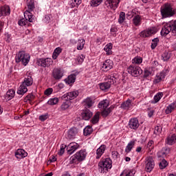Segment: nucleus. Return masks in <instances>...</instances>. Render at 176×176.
Instances as JSON below:
<instances>
[{
    "mask_svg": "<svg viewBox=\"0 0 176 176\" xmlns=\"http://www.w3.org/2000/svg\"><path fill=\"white\" fill-rule=\"evenodd\" d=\"M160 12L162 19L173 17L175 14V9H174L173 5L170 3L164 4L160 8Z\"/></svg>",
    "mask_w": 176,
    "mask_h": 176,
    "instance_id": "1",
    "label": "nucleus"
},
{
    "mask_svg": "<svg viewBox=\"0 0 176 176\" xmlns=\"http://www.w3.org/2000/svg\"><path fill=\"white\" fill-rule=\"evenodd\" d=\"M86 156H87V153L85 150H80L70 157L69 163L71 164H78L79 162H83L86 159Z\"/></svg>",
    "mask_w": 176,
    "mask_h": 176,
    "instance_id": "2",
    "label": "nucleus"
},
{
    "mask_svg": "<svg viewBox=\"0 0 176 176\" xmlns=\"http://www.w3.org/2000/svg\"><path fill=\"white\" fill-rule=\"evenodd\" d=\"M107 80L105 82L99 83L100 89H111L112 87V85L115 84L116 82V74L113 73L107 76Z\"/></svg>",
    "mask_w": 176,
    "mask_h": 176,
    "instance_id": "3",
    "label": "nucleus"
},
{
    "mask_svg": "<svg viewBox=\"0 0 176 176\" xmlns=\"http://www.w3.org/2000/svg\"><path fill=\"white\" fill-rule=\"evenodd\" d=\"M30 54L24 51H20L16 54L15 57L16 63H22L23 65H27L30 63Z\"/></svg>",
    "mask_w": 176,
    "mask_h": 176,
    "instance_id": "4",
    "label": "nucleus"
},
{
    "mask_svg": "<svg viewBox=\"0 0 176 176\" xmlns=\"http://www.w3.org/2000/svg\"><path fill=\"white\" fill-rule=\"evenodd\" d=\"M98 166V170L100 171V173L104 174V173H107L108 170L112 168V160H110V158H106L102 161L100 162Z\"/></svg>",
    "mask_w": 176,
    "mask_h": 176,
    "instance_id": "5",
    "label": "nucleus"
},
{
    "mask_svg": "<svg viewBox=\"0 0 176 176\" xmlns=\"http://www.w3.org/2000/svg\"><path fill=\"white\" fill-rule=\"evenodd\" d=\"M127 72L132 76H135V78H137V76H140V75L142 74V69H141V67L138 65H131L127 68Z\"/></svg>",
    "mask_w": 176,
    "mask_h": 176,
    "instance_id": "6",
    "label": "nucleus"
},
{
    "mask_svg": "<svg viewBox=\"0 0 176 176\" xmlns=\"http://www.w3.org/2000/svg\"><path fill=\"white\" fill-rule=\"evenodd\" d=\"M32 13L29 12L28 11H25L24 12L25 18H23L18 21L19 25L23 27V25H27L28 24V21L29 23H32V21H34V19L32 18Z\"/></svg>",
    "mask_w": 176,
    "mask_h": 176,
    "instance_id": "7",
    "label": "nucleus"
},
{
    "mask_svg": "<svg viewBox=\"0 0 176 176\" xmlns=\"http://www.w3.org/2000/svg\"><path fill=\"white\" fill-rule=\"evenodd\" d=\"M157 31H158L157 28L151 27L142 31L139 34V35L141 38H149V36H152V35H155V34H156Z\"/></svg>",
    "mask_w": 176,
    "mask_h": 176,
    "instance_id": "8",
    "label": "nucleus"
},
{
    "mask_svg": "<svg viewBox=\"0 0 176 176\" xmlns=\"http://www.w3.org/2000/svg\"><path fill=\"white\" fill-rule=\"evenodd\" d=\"M155 168V158L152 156L146 157L145 159V171L151 173Z\"/></svg>",
    "mask_w": 176,
    "mask_h": 176,
    "instance_id": "9",
    "label": "nucleus"
},
{
    "mask_svg": "<svg viewBox=\"0 0 176 176\" xmlns=\"http://www.w3.org/2000/svg\"><path fill=\"white\" fill-rule=\"evenodd\" d=\"M38 67H43V68L49 67L53 64V60L50 58H39L36 62Z\"/></svg>",
    "mask_w": 176,
    "mask_h": 176,
    "instance_id": "10",
    "label": "nucleus"
},
{
    "mask_svg": "<svg viewBox=\"0 0 176 176\" xmlns=\"http://www.w3.org/2000/svg\"><path fill=\"white\" fill-rule=\"evenodd\" d=\"M78 96H79V92L78 91H74L64 94L61 97V99L63 100L64 101H69L71 100L76 98Z\"/></svg>",
    "mask_w": 176,
    "mask_h": 176,
    "instance_id": "11",
    "label": "nucleus"
},
{
    "mask_svg": "<svg viewBox=\"0 0 176 176\" xmlns=\"http://www.w3.org/2000/svg\"><path fill=\"white\" fill-rule=\"evenodd\" d=\"M168 72H170L168 67L164 69L154 80L155 83H160V82H162V80L166 78V75L168 74Z\"/></svg>",
    "mask_w": 176,
    "mask_h": 176,
    "instance_id": "12",
    "label": "nucleus"
},
{
    "mask_svg": "<svg viewBox=\"0 0 176 176\" xmlns=\"http://www.w3.org/2000/svg\"><path fill=\"white\" fill-rule=\"evenodd\" d=\"M113 68V61L111 59L106 60L102 66V71L104 72H108V71L112 69Z\"/></svg>",
    "mask_w": 176,
    "mask_h": 176,
    "instance_id": "13",
    "label": "nucleus"
},
{
    "mask_svg": "<svg viewBox=\"0 0 176 176\" xmlns=\"http://www.w3.org/2000/svg\"><path fill=\"white\" fill-rule=\"evenodd\" d=\"M119 2V0H106L104 2V5L105 6H107V8L115 10V9L118 8Z\"/></svg>",
    "mask_w": 176,
    "mask_h": 176,
    "instance_id": "14",
    "label": "nucleus"
},
{
    "mask_svg": "<svg viewBox=\"0 0 176 176\" xmlns=\"http://www.w3.org/2000/svg\"><path fill=\"white\" fill-rule=\"evenodd\" d=\"M131 14H132L133 17V24L134 25L135 27H139V25L141 24V16L135 13V10H132Z\"/></svg>",
    "mask_w": 176,
    "mask_h": 176,
    "instance_id": "15",
    "label": "nucleus"
},
{
    "mask_svg": "<svg viewBox=\"0 0 176 176\" xmlns=\"http://www.w3.org/2000/svg\"><path fill=\"white\" fill-rule=\"evenodd\" d=\"M128 126L131 130H137L138 127H140V122L138 121V119L135 118H131Z\"/></svg>",
    "mask_w": 176,
    "mask_h": 176,
    "instance_id": "16",
    "label": "nucleus"
},
{
    "mask_svg": "<svg viewBox=\"0 0 176 176\" xmlns=\"http://www.w3.org/2000/svg\"><path fill=\"white\" fill-rule=\"evenodd\" d=\"M173 28L170 26L169 22L164 25V26L162 28L161 30V35L162 36H167L170 34V32H172Z\"/></svg>",
    "mask_w": 176,
    "mask_h": 176,
    "instance_id": "17",
    "label": "nucleus"
},
{
    "mask_svg": "<svg viewBox=\"0 0 176 176\" xmlns=\"http://www.w3.org/2000/svg\"><path fill=\"white\" fill-rule=\"evenodd\" d=\"M78 148H79V144L78 143L72 142L67 147V153L69 155H72V153H74L75 151H76Z\"/></svg>",
    "mask_w": 176,
    "mask_h": 176,
    "instance_id": "18",
    "label": "nucleus"
},
{
    "mask_svg": "<svg viewBox=\"0 0 176 176\" xmlns=\"http://www.w3.org/2000/svg\"><path fill=\"white\" fill-rule=\"evenodd\" d=\"M52 76H54V79H61V78L64 76V71L63 70V69L55 68L53 70Z\"/></svg>",
    "mask_w": 176,
    "mask_h": 176,
    "instance_id": "19",
    "label": "nucleus"
},
{
    "mask_svg": "<svg viewBox=\"0 0 176 176\" xmlns=\"http://www.w3.org/2000/svg\"><path fill=\"white\" fill-rule=\"evenodd\" d=\"M27 156H28V153L23 148H19L15 151V157L16 159H24V157H27Z\"/></svg>",
    "mask_w": 176,
    "mask_h": 176,
    "instance_id": "20",
    "label": "nucleus"
},
{
    "mask_svg": "<svg viewBox=\"0 0 176 176\" xmlns=\"http://www.w3.org/2000/svg\"><path fill=\"white\" fill-rule=\"evenodd\" d=\"M9 14H10V7L9 6L0 7V17H2V16H9Z\"/></svg>",
    "mask_w": 176,
    "mask_h": 176,
    "instance_id": "21",
    "label": "nucleus"
},
{
    "mask_svg": "<svg viewBox=\"0 0 176 176\" xmlns=\"http://www.w3.org/2000/svg\"><path fill=\"white\" fill-rule=\"evenodd\" d=\"M76 134H78V129L75 127L70 129L68 131H67V135L66 136V138L68 140H74V138H75V135H76Z\"/></svg>",
    "mask_w": 176,
    "mask_h": 176,
    "instance_id": "22",
    "label": "nucleus"
},
{
    "mask_svg": "<svg viewBox=\"0 0 176 176\" xmlns=\"http://www.w3.org/2000/svg\"><path fill=\"white\" fill-rule=\"evenodd\" d=\"M31 85H32V78H25L24 81L20 85L19 89H27V87L31 86Z\"/></svg>",
    "mask_w": 176,
    "mask_h": 176,
    "instance_id": "23",
    "label": "nucleus"
},
{
    "mask_svg": "<svg viewBox=\"0 0 176 176\" xmlns=\"http://www.w3.org/2000/svg\"><path fill=\"white\" fill-rule=\"evenodd\" d=\"M26 5L28 9L26 12H28L29 13L34 12V9H35V2L34 0H27Z\"/></svg>",
    "mask_w": 176,
    "mask_h": 176,
    "instance_id": "24",
    "label": "nucleus"
},
{
    "mask_svg": "<svg viewBox=\"0 0 176 176\" xmlns=\"http://www.w3.org/2000/svg\"><path fill=\"white\" fill-rule=\"evenodd\" d=\"M105 149H107V146L102 144L96 150V159H100L104 155Z\"/></svg>",
    "mask_w": 176,
    "mask_h": 176,
    "instance_id": "25",
    "label": "nucleus"
},
{
    "mask_svg": "<svg viewBox=\"0 0 176 176\" xmlns=\"http://www.w3.org/2000/svg\"><path fill=\"white\" fill-rule=\"evenodd\" d=\"M91 116H93V113L89 109H85L82 113V118L84 120H89Z\"/></svg>",
    "mask_w": 176,
    "mask_h": 176,
    "instance_id": "26",
    "label": "nucleus"
},
{
    "mask_svg": "<svg viewBox=\"0 0 176 176\" xmlns=\"http://www.w3.org/2000/svg\"><path fill=\"white\" fill-rule=\"evenodd\" d=\"M176 142V135L173 134V135H169L166 140V143L168 145H174Z\"/></svg>",
    "mask_w": 176,
    "mask_h": 176,
    "instance_id": "27",
    "label": "nucleus"
},
{
    "mask_svg": "<svg viewBox=\"0 0 176 176\" xmlns=\"http://www.w3.org/2000/svg\"><path fill=\"white\" fill-rule=\"evenodd\" d=\"M75 80H76V75L74 74H70L65 79V82L67 85H72L73 83H75Z\"/></svg>",
    "mask_w": 176,
    "mask_h": 176,
    "instance_id": "28",
    "label": "nucleus"
},
{
    "mask_svg": "<svg viewBox=\"0 0 176 176\" xmlns=\"http://www.w3.org/2000/svg\"><path fill=\"white\" fill-rule=\"evenodd\" d=\"M82 104L86 108H91L94 102L90 98H87L82 101Z\"/></svg>",
    "mask_w": 176,
    "mask_h": 176,
    "instance_id": "29",
    "label": "nucleus"
},
{
    "mask_svg": "<svg viewBox=\"0 0 176 176\" xmlns=\"http://www.w3.org/2000/svg\"><path fill=\"white\" fill-rule=\"evenodd\" d=\"M135 145V142L134 140H132L128 143L125 148V153H130L131 151L134 148V146Z\"/></svg>",
    "mask_w": 176,
    "mask_h": 176,
    "instance_id": "30",
    "label": "nucleus"
},
{
    "mask_svg": "<svg viewBox=\"0 0 176 176\" xmlns=\"http://www.w3.org/2000/svg\"><path fill=\"white\" fill-rule=\"evenodd\" d=\"M168 152H170V148L164 147L162 149V151L157 153V156L158 157H166Z\"/></svg>",
    "mask_w": 176,
    "mask_h": 176,
    "instance_id": "31",
    "label": "nucleus"
},
{
    "mask_svg": "<svg viewBox=\"0 0 176 176\" xmlns=\"http://www.w3.org/2000/svg\"><path fill=\"white\" fill-rule=\"evenodd\" d=\"M14 94H16V91H14V89H9L6 95L7 101H10V100L14 97Z\"/></svg>",
    "mask_w": 176,
    "mask_h": 176,
    "instance_id": "32",
    "label": "nucleus"
},
{
    "mask_svg": "<svg viewBox=\"0 0 176 176\" xmlns=\"http://www.w3.org/2000/svg\"><path fill=\"white\" fill-rule=\"evenodd\" d=\"M108 107H109V100H103L98 104V108L102 109H108Z\"/></svg>",
    "mask_w": 176,
    "mask_h": 176,
    "instance_id": "33",
    "label": "nucleus"
},
{
    "mask_svg": "<svg viewBox=\"0 0 176 176\" xmlns=\"http://www.w3.org/2000/svg\"><path fill=\"white\" fill-rule=\"evenodd\" d=\"M175 108H176V102H173L166 107L165 112L167 115H168V113H171L175 109Z\"/></svg>",
    "mask_w": 176,
    "mask_h": 176,
    "instance_id": "34",
    "label": "nucleus"
},
{
    "mask_svg": "<svg viewBox=\"0 0 176 176\" xmlns=\"http://www.w3.org/2000/svg\"><path fill=\"white\" fill-rule=\"evenodd\" d=\"M112 47H113V45L112 44V43H109L105 45L104 50V52H106V54L107 56H110V54H112Z\"/></svg>",
    "mask_w": 176,
    "mask_h": 176,
    "instance_id": "35",
    "label": "nucleus"
},
{
    "mask_svg": "<svg viewBox=\"0 0 176 176\" xmlns=\"http://www.w3.org/2000/svg\"><path fill=\"white\" fill-rule=\"evenodd\" d=\"M61 52H63V49H61V47H56L52 54V58L54 60H57V57L60 56V54H61Z\"/></svg>",
    "mask_w": 176,
    "mask_h": 176,
    "instance_id": "36",
    "label": "nucleus"
},
{
    "mask_svg": "<svg viewBox=\"0 0 176 176\" xmlns=\"http://www.w3.org/2000/svg\"><path fill=\"white\" fill-rule=\"evenodd\" d=\"M69 107H71V102L66 100L65 102H63L60 105V111H67Z\"/></svg>",
    "mask_w": 176,
    "mask_h": 176,
    "instance_id": "37",
    "label": "nucleus"
},
{
    "mask_svg": "<svg viewBox=\"0 0 176 176\" xmlns=\"http://www.w3.org/2000/svg\"><path fill=\"white\" fill-rule=\"evenodd\" d=\"M142 63V57L141 56H135L133 59H132V64L133 65H140V64Z\"/></svg>",
    "mask_w": 176,
    "mask_h": 176,
    "instance_id": "38",
    "label": "nucleus"
},
{
    "mask_svg": "<svg viewBox=\"0 0 176 176\" xmlns=\"http://www.w3.org/2000/svg\"><path fill=\"white\" fill-rule=\"evenodd\" d=\"M82 3V0H71L69 1L70 8H74L79 6Z\"/></svg>",
    "mask_w": 176,
    "mask_h": 176,
    "instance_id": "39",
    "label": "nucleus"
},
{
    "mask_svg": "<svg viewBox=\"0 0 176 176\" xmlns=\"http://www.w3.org/2000/svg\"><path fill=\"white\" fill-rule=\"evenodd\" d=\"M85 43H86V41H85V39L83 38L78 39V44H77V50H82L85 47Z\"/></svg>",
    "mask_w": 176,
    "mask_h": 176,
    "instance_id": "40",
    "label": "nucleus"
},
{
    "mask_svg": "<svg viewBox=\"0 0 176 176\" xmlns=\"http://www.w3.org/2000/svg\"><path fill=\"white\" fill-rule=\"evenodd\" d=\"M169 25L172 28V33L173 35H176V20L169 21Z\"/></svg>",
    "mask_w": 176,
    "mask_h": 176,
    "instance_id": "41",
    "label": "nucleus"
},
{
    "mask_svg": "<svg viewBox=\"0 0 176 176\" xmlns=\"http://www.w3.org/2000/svg\"><path fill=\"white\" fill-rule=\"evenodd\" d=\"M124 20H126V13L124 12H121L118 19L119 24H123V23H124Z\"/></svg>",
    "mask_w": 176,
    "mask_h": 176,
    "instance_id": "42",
    "label": "nucleus"
},
{
    "mask_svg": "<svg viewBox=\"0 0 176 176\" xmlns=\"http://www.w3.org/2000/svg\"><path fill=\"white\" fill-rule=\"evenodd\" d=\"M131 107V100H127L126 102L121 104V108L124 109H129Z\"/></svg>",
    "mask_w": 176,
    "mask_h": 176,
    "instance_id": "43",
    "label": "nucleus"
},
{
    "mask_svg": "<svg viewBox=\"0 0 176 176\" xmlns=\"http://www.w3.org/2000/svg\"><path fill=\"white\" fill-rule=\"evenodd\" d=\"M99 120H100V112H97L93 117L91 120V123L92 124H96L98 123Z\"/></svg>",
    "mask_w": 176,
    "mask_h": 176,
    "instance_id": "44",
    "label": "nucleus"
},
{
    "mask_svg": "<svg viewBox=\"0 0 176 176\" xmlns=\"http://www.w3.org/2000/svg\"><path fill=\"white\" fill-rule=\"evenodd\" d=\"M93 133V128L90 126H87L84 129V135H90Z\"/></svg>",
    "mask_w": 176,
    "mask_h": 176,
    "instance_id": "45",
    "label": "nucleus"
},
{
    "mask_svg": "<svg viewBox=\"0 0 176 176\" xmlns=\"http://www.w3.org/2000/svg\"><path fill=\"white\" fill-rule=\"evenodd\" d=\"M58 98H50L48 101H47V104L48 105H56L57 104H58Z\"/></svg>",
    "mask_w": 176,
    "mask_h": 176,
    "instance_id": "46",
    "label": "nucleus"
},
{
    "mask_svg": "<svg viewBox=\"0 0 176 176\" xmlns=\"http://www.w3.org/2000/svg\"><path fill=\"white\" fill-rule=\"evenodd\" d=\"M163 97V93L160 92L157 93L155 96H154V102L153 104H156V102H159L160 101V99Z\"/></svg>",
    "mask_w": 176,
    "mask_h": 176,
    "instance_id": "47",
    "label": "nucleus"
},
{
    "mask_svg": "<svg viewBox=\"0 0 176 176\" xmlns=\"http://www.w3.org/2000/svg\"><path fill=\"white\" fill-rule=\"evenodd\" d=\"M170 57H171V55L167 52H164L162 55L163 61H168V60H170Z\"/></svg>",
    "mask_w": 176,
    "mask_h": 176,
    "instance_id": "48",
    "label": "nucleus"
},
{
    "mask_svg": "<svg viewBox=\"0 0 176 176\" xmlns=\"http://www.w3.org/2000/svg\"><path fill=\"white\" fill-rule=\"evenodd\" d=\"M111 108L103 109L102 116H103V118H107V116L111 113Z\"/></svg>",
    "mask_w": 176,
    "mask_h": 176,
    "instance_id": "49",
    "label": "nucleus"
},
{
    "mask_svg": "<svg viewBox=\"0 0 176 176\" xmlns=\"http://www.w3.org/2000/svg\"><path fill=\"white\" fill-rule=\"evenodd\" d=\"M157 43H159V38H155L153 39L151 43V49L153 50L154 49H156V46H157Z\"/></svg>",
    "mask_w": 176,
    "mask_h": 176,
    "instance_id": "50",
    "label": "nucleus"
},
{
    "mask_svg": "<svg viewBox=\"0 0 176 176\" xmlns=\"http://www.w3.org/2000/svg\"><path fill=\"white\" fill-rule=\"evenodd\" d=\"M166 166H168V163L167 162V161H166V160H162V162L160 163V168H161V170H163L166 168Z\"/></svg>",
    "mask_w": 176,
    "mask_h": 176,
    "instance_id": "51",
    "label": "nucleus"
},
{
    "mask_svg": "<svg viewBox=\"0 0 176 176\" xmlns=\"http://www.w3.org/2000/svg\"><path fill=\"white\" fill-rule=\"evenodd\" d=\"M103 1L104 0H92L91 6H94V7L99 6V5H101V3H102Z\"/></svg>",
    "mask_w": 176,
    "mask_h": 176,
    "instance_id": "52",
    "label": "nucleus"
},
{
    "mask_svg": "<svg viewBox=\"0 0 176 176\" xmlns=\"http://www.w3.org/2000/svg\"><path fill=\"white\" fill-rule=\"evenodd\" d=\"M39 120L41 122H45L47 119H49V114L45 113L38 117Z\"/></svg>",
    "mask_w": 176,
    "mask_h": 176,
    "instance_id": "53",
    "label": "nucleus"
},
{
    "mask_svg": "<svg viewBox=\"0 0 176 176\" xmlns=\"http://www.w3.org/2000/svg\"><path fill=\"white\" fill-rule=\"evenodd\" d=\"M67 148V146L65 144H61L60 149L59 152L58 153L60 156L64 155V152H65V148Z\"/></svg>",
    "mask_w": 176,
    "mask_h": 176,
    "instance_id": "54",
    "label": "nucleus"
},
{
    "mask_svg": "<svg viewBox=\"0 0 176 176\" xmlns=\"http://www.w3.org/2000/svg\"><path fill=\"white\" fill-rule=\"evenodd\" d=\"M135 174V170H129L128 173H126L125 175L123 173H121L120 176H134Z\"/></svg>",
    "mask_w": 176,
    "mask_h": 176,
    "instance_id": "55",
    "label": "nucleus"
},
{
    "mask_svg": "<svg viewBox=\"0 0 176 176\" xmlns=\"http://www.w3.org/2000/svg\"><path fill=\"white\" fill-rule=\"evenodd\" d=\"M27 91H28V89H20L17 90L16 93L17 94H19V96H23V94H25Z\"/></svg>",
    "mask_w": 176,
    "mask_h": 176,
    "instance_id": "56",
    "label": "nucleus"
},
{
    "mask_svg": "<svg viewBox=\"0 0 176 176\" xmlns=\"http://www.w3.org/2000/svg\"><path fill=\"white\" fill-rule=\"evenodd\" d=\"M162 133V127L160 126H157L155 127L154 129V134H156V135L160 134Z\"/></svg>",
    "mask_w": 176,
    "mask_h": 176,
    "instance_id": "57",
    "label": "nucleus"
},
{
    "mask_svg": "<svg viewBox=\"0 0 176 176\" xmlns=\"http://www.w3.org/2000/svg\"><path fill=\"white\" fill-rule=\"evenodd\" d=\"M153 144L154 142L153 140H150L146 146L147 149H148V151H152V149H153Z\"/></svg>",
    "mask_w": 176,
    "mask_h": 176,
    "instance_id": "58",
    "label": "nucleus"
},
{
    "mask_svg": "<svg viewBox=\"0 0 176 176\" xmlns=\"http://www.w3.org/2000/svg\"><path fill=\"white\" fill-rule=\"evenodd\" d=\"M85 56L83 54H80L77 57V61L79 63V64H82L83 61H85Z\"/></svg>",
    "mask_w": 176,
    "mask_h": 176,
    "instance_id": "59",
    "label": "nucleus"
},
{
    "mask_svg": "<svg viewBox=\"0 0 176 176\" xmlns=\"http://www.w3.org/2000/svg\"><path fill=\"white\" fill-rule=\"evenodd\" d=\"M111 156L113 157V159H118V157H119V153H118V151H112L111 152Z\"/></svg>",
    "mask_w": 176,
    "mask_h": 176,
    "instance_id": "60",
    "label": "nucleus"
},
{
    "mask_svg": "<svg viewBox=\"0 0 176 176\" xmlns=\"http://www.w3.org/2000/svg\"><path fill=\"white\" fill-rule=\"evenodd\" d=\"M152 74V72L148 69H144V76L145 78H148V76H149V75Z\"/></svg>",
    "mask_w": 176,
    "mask_h": 176,
    "instance_id": "61",
    "label": "nucleus"
},
{
    "mask_svg": "<svg viewBox=\"0 0 176 176\" xmlns=\"http://www.w3.org/2000/svg\"><path fill=\"white\" fill-rule=\"evenodd\" d=\"M52 93H53V89H47L44 91V94H45V96H50V94H52Z\"/></svg>",
    "mask_w": 176,
    "mask_h": 176,
    "instance_id": "62",
    "label": "nucleus"
},
{
    "mask_svg": "<svg viewBox=\"0 0 176 176\" xmlns=\"http://www.w3.org/2000/svg\"><path fill=\"white\" fill-rule=\"evenodd\" d=\"M50 20H51L50 15H45L44 21H45V23H50Z\"/></svg>",
    "mask_w": 176,
    "mask_h": 176,
    "instance_id": "63",
    "label": "nucleus"
},
{
    "mask_svg": "<svg viewBox=\"0 0 176 176\" xmlns=\"http://www.w3.org/2000/svg\"><path fill=\"white\" fill-rule=\"evenodd\" d=\"M69 42L71 45H76L78 43V41L75 38H71Z\"/></svg>",
    "mask_w": 176,
    "mask_h": 176,
    "instance_id": "64",
    "label": "nucleus"
}]
</instances>
